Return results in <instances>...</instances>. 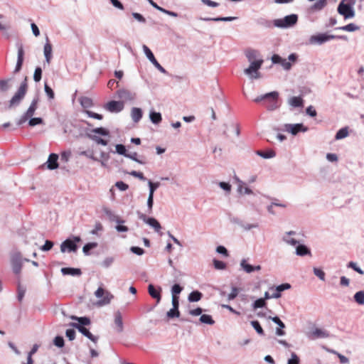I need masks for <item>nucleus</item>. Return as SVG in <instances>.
I'll return each instance as SVG.
<instances>
[{
	"label": "nucleus",
	"instance_id": "obj_1",
	"mask_svg": "<svg viewBox=\"0 0 364 364\" xmlns=\"http://www.w3.org/2000/svg\"><path fill=\"white\" fill-rule=\"evenodd\" d=\"M28 90L27 77H25L23 81L21 83L17 92L14 94L9 101V107L12 108L20 105L24 98Z\"/></svg>",
	"mask_w": 364,
	"mask_h": 364
},
{
	"label": "nucleus",
	"instance_id": "obj_2",
	"mask_svg": "<svg viewBox=\"0 0 364 364\" xmlns=\"http://www.w3.org/2000/svg\"><path fill=\"white\" fill-rule=\"evenodd\" d=\"M279 97V93L277 91L270 92L264 95L257 97L254 101L255 102H259L262 100H269V105H267V109L269 111H273L279 107L277 104V100Z\"/></svg>",
	"mask_w": 364,
	"mask_h": 364
},
{
	"label": "nucleus",
	"instance_id": "obj_3",
	"mask_svg": "<svg viewBox=\"0 0 364 364\" xmlns=\"http://www.w3.org/2000/svg\"><path fill=\"white\" fill-rule=\"evenodd\" d=\"M263 62V59H259V60L250 61V66L244 70V73L247 75L251 80L260 78L261 74L259 72V70L261 68Z\"/></svg>",
	"mask_w": 364,
	"mask_h": 364
},
{
	"label": "nucleus",
	"instance_id": "obj_4",
	"mask_svg": "<svg viewBox=\"0 0 364 364\" xmlns=\"http://www.w3.org/2000/svg\"><path fill=\"white\" fill-rule=\"evenodd\" d=\"M298 21V16L296 14H290L286 16L283 18H277L273 21L275 27L279 28H287L294 26Z\"/></svg>",
	"mask_w": 364,
	"mask_h": 364
},
{
	"label": "nucleus",
	"instance_id": "obj_5",
	"mask_svg": "<svg viewBox=\"0 0 364 364\" xmlns=\"http://www.w3.org/2000/svg\"><path fill=\"white\" fill-rule=\"evenodd\" d=\"M23 261L29 262L30 260L26 258H23L20 252H14L11 255V264L13 272L18 275L20 274L22 269Z\"/></svg>",
	"mask_w": 364,
	"mask_h": 364
},
{
	"label": "nucleus",
	"instance_id": "obj_6",
	"mask_svg": "<svg viewBox=\"0 0 364 364\" xmlns=\"http://www.w3.org/2000/svg\"><path fill=\"white\" fill-rule=\"evenodd\" d=\"M339 38L343 40H347V37L346 36H334L330 35L327 33H319L317 35H313L309 38L310 44H318L321 45L325 42H327L330 40Z\"/></svg>",
	"mask_w": 364,
	"mask_h": 364
},
{
	"label": "nucleus",
	"instance_id": "obj_7",
	"mask_svg": "<svg viewBox=\"0 0 364 364\" xmlns=\"http://www.w3.org/2000/svg\"><path fill=\"white\" fill-rule=\"evenodd\" d=\"M38 97H35L29 107L28 108L27 111L21 117V118L17 121V125L20 126L25 123L29 118L33 116L35 111L36 110L38 107Z\"/></svg>",
	"mask_w": 364,
	"mask_h": 364
},
{
	"label": "nucleus",
	"instance_id": "obj_8",
	"mask_svg": "<svg viewBox=\"0 0 364 364\" xmlns=\"http://www.w3.org/2000/svg\"><path fill=\"white\" fill-rule=\"evenodd\" d=\"M338 12L342 15L345 19L353 18L355 16V11L353 6L349 4H346L345 0H342L338 6Z\"/></svg>",
	"mask_w": 364,
	"mask_h": 364
},
{
	"label": "nucleus",
	"instance_id": "obj_9",
	"mask_svg": "<svg viewBox=\"0 0 364 364\" xmlns=\"http://www.w3.org/2000/svg\"><path fill=\"white\" fill-rule=\"evenodd\" d=\"M95 295L97 298L103 297L101 300L97 301V305L100 306L109 304L112 299L114 297L111 293L105 291L102 287H99L95 292Z\"/></svg>",
	"mask_w": 364,
	"mask_h": 364
},
{
	"label": "nucleus",
	"instance_id": "obj_10",
	"mask_svg": "<svg viewBox=\"0 0 364 364\" xmlns=\"http://www.w3.org/2000/svg\"><path fill=\"white\" fill-rule=\"evenodd\" d=\"M282 130L295 136L299 132H306L308 130V128L304 126L302 123L285 124Z\"/></svg>",
	"mask_w": 364,
	"mask_h": 364
},
{
	"label": "nucleus",
	"instance_id": "obj_11",
	"mask_svg": "<svg viewBox=\"0 0 364 364\" xmlns=\"http://www.w3.org/2000/svg\"><path fill=\"white\" fill-rule=\"evenodd\" d=\"M142 48L146 58L155 66V68L161 73L166 74L167 71L159 63L151 50L146 45H143Z\"/></svg>",
	"mask_w": 364,
	"mask_h": 364
},
{
	"label": "nucleus",
	"instance_id": "obj_12",
	"mask_svg": "<svg viewBox=\"0 0 364 364\" xmlns=\"http://www.w3.org/2000/svg\"><path fill=\"white\" fill-rule=\"evenodd\" d=\"M105 109L112 113H118L124 109V103L120 101L112 100L104 106Z\"/></svg>",
	"mask_w": 364,
	"mask_h": 364
},
{
	"label": "nucleus",
	"instance_id": "obj_13",
	"mask_svg": "<svg viewBox=\"0 0 364 364\" xmlns=\"http://www.w3.org/2000/svg\"><path fill=\"white\" fill-rule=\"evenodd\" d=\"M77 245L75 241H73L70 238H68L64 240L60 245V251L62 252H75L77 250Z\"/></svg>",
	"mask_w": 364,
	"mask_h": 364
},
{
	"label": "nucleus",
	"instance_id": "obj_14",
	"mask_svg": "<svg viewBox=\"0 0 364 364\" xmlns=\"http://www.w3.org/2000/svg\"><path fill=\"white\" fill-rule=\"evenodd\" d=\"M330 336L329 333L323 329L315 328L311 329V331L309 333V338L311 339H318V338H326Z\"/></svg>",
	"mask_w": 364,
	"mask_h": 364
},
{
	"label": "nucleus",
	"instance_id": "obj_15",
	"mask_svg": "<svg viewBox=\"0 0 364 364\" xmlns=\"http://www.w3.org/2000/svg\"><path fill=\"white\" fill-rule=\"evenodd\" d=\"M296 232L293 230H290L288 232H286L282 237V240L284 242L289 245L291 246H296L299 244V241L296 240L295 238L292 237V236L296 235Z\"/></svg>",
	"mask_w": 364,
	"mask_h": 364
},
{
	"label": "nucleus",
	"instance_id": "obj_16",
	"mask_svg": "<svg viewBox=\"0 0 364 364\" xmlns=\"http://www.w3.org/2000/svg\"><path fill=\"white\" fill-rule=\"evenodd\" d=\"M271 60L274 64H281L285 70H289L291 68V63L290 62H287L286 59L282 58L277 54H274L272 56Z\"/></svg>",
	"mask_w": 364,
	"mask_h": 364
},
{
	"label": "nucleus",
	"instance_id": "obj_17",
	"mask_svg": "<svg viewBox=\"0 0 364 364\" xmlns=\"http://www.w3.org/2000/svg\"><path fill=\"white\" fill-rule=\"evenodd\" d=\"M58 155L56 154H50L48 156V161L46 163L43 165V166L46 165V167L49 170H55L58 167Z\"/></svg>",
	"mask_w": 364,
	"mask_h": 364
},
{
	"label": "nucleus",
	"instance_id": "obj_18",
	"mask_svg": "<svg viewBox=\"0 0 364 364\" xmlns=\"http://www.w3.org/2000/svg\"><path fill=\"white\" fill-rule=\"evenodd\" d=\"M269 319H271L274 323L277 324L279 328L276 329L275 333L279 336H282L285 335V331H283V328L286 327L285 324L281 321V319L278 316H269Z\"/></svg>",
	"mask_w": 364,
	"mask_h": 364
},
{
	"label": "nucleus",
	"instance_id": "obj_19",
	"mask_svg": "<svg viewBox=\"0 0 364 364\" xmlns=\"http://www.w3.org/2000/svg\"><path fill=\"white\" fill-rule=\"evenodd\" d=\"M46 43L44 45L43 53L46 58V62L48 64H50V60L52 58V46L49 42V38L46 36Z\"/></svg>",
	"mask_w": 364,
	"mask_h": 364
},
{
	"label": "nucleus",
	"instance_id": "obj_20",
	"mask_svg": "<svg viewBox=\"0 0 364 364\" xmlns=\"http://www.w3.org/2000/svg\"><path fill=\"white\" fill-rule=\"evenodd\" d=\"M161 289L160 287L159 289L158 290L155 288V287L153 284H149L148 287V292L149 295L152 298L156 299L157 303H159L161 299Z\"/></svg>",
	"mask_w": 364,
	"mask_h": 364
},
{
	"label": "nucleus",
	"instance_id": "obj_21",
	"mask_svg": "<svg viewBox=\"0 0 364 364\" xmlns=\"http://www.w3.org/2000/svg\"><path fill=\"white\" fill-rule=\"evenodd\" d=\"M77 326H77V329L83 336H85V337H87V338H89L90 341H92L94 343H97V342L98 337L93 336L87 328H85L84 326H80V325H77Z\"/></svg>",
	"mask_w": 364,
	"mask_h": 364
},
{
	"label": "nucleus",
	"instance_id": "obj_22",
	"mask_svg": "<svg viewBox=\"0 0 364 364\" xmlns=\"http://www.w3.org/2000/svg\"><path fill=\"white\" fill-rule=\"evenodd\" d=\"M117 95L120 99L126 101H131L134 98V95L125 89L119 90L117 91Z\"/></svg>",
	"mask_w": 364,
	"mask_h": 364
},
{
	"label": "nucleus",
	"instance_id": "obj_23",
	"mask_svg": "<svg viewBox=\"0 0 364 364\" xmlns=\"http://www.w3.org/2000/svg\"><path fill=\"white\" fill-rule=\"evenodd\" d=\"M245 56L247 58L248 61H255V60H259V59H262L260 58L259 53L254 49H247L245 51Z\"/></svg>",
	"mask_w": 364,
	"mask_h": 364
},
{
	"label": "nucleus",
	"instance_id": "obj_24",
	"mask_svg": "<svg viewBox=\"0 0 364 364\" xmlns=\"http://www.w3.org/2000/svg\"><path fill=\"white\" fill-rule=\"evenodd\" d=\"M114 324L116 326V331L118 333H122L124 330V325L122 314L119 311H117L114 314Z\"/></svg>",
	"mask_w": 364,
	"mask_h": 364
},
{
	"label": "nucleus",
	"instance_id": "obj_25",
	"mask_svg": "<svg viewBox=\"0 0 364 364\" xmlns=\"http://www.w3.org/2000/svg\"><path fill=\"white\" fill-rule=\"evenodd\" d=\"M63 275L80 276L82 274L81 269L73 267H63L61 269Z\"/></svg>",
	"mask_w": 364,
	"mask_h": 364
},
{
	"label": "nucleus",
	"instance_id": "obj_26",
	"mask_svg": "<svg viewBox=\"0 0 364 364\" xmlns=\"http://www.w3.org/2000/svg\"><path fill=\"white\" fill-rule=\"evenodd\" d=\"M296 255L301 257L310 255L311 251L306 245L299 243L296 245Z\"/></svg>",
	"mask_w": 364,
	"mask_h": 364
},
{
	"label": "nucleus",
	"instance_id": "obj_27",
	"mask_svg": "<svg viewBox=\"0 0 364 364\" xmlns=\"http://www.w3.org/2000/svg\"><path fill=\"white\" fill-rule=\"evenodd\" d=\"M199 19L201 21H232L237 19V17H234V16L215 17V18L200 17Z\"/></svg>",
	"mask_w": 364,
	"mask_h": 364
},
{
	"label": "nucleus",
	"instance_id": "obj_28",
	"mask_svg": "<svg viewBox=\"0 0 364 364\" xmlns=\"http://www.w3.org/2000/svg\"><path fill=\"white\" fill-rule=\"evenodd\" d=\"M149 119L153 124H159L162 120V117L160 112L151 110L149 112Z\"/></svg>",
	"mask_w": 364,
	"mask_h": 364
},
{
	"label": "nucleus",
	"instance_id": "obj_29",
	"mask_svg": "<svg viewBox=\"0 0 364 364\" xmlns=\"http://www.w3.org/2000/svg\"><path fill=\"white\" fill-rule=\"evenodd\" d=\"M303 102L304 101L300 97H292L288 101L289 105L293 107H301Z\"/></svg>",
	"mask_w": 364,
	"mask_h": 364
},
{
	"label": "nucleus",
	"instance_id": "obj_30",
	"mask_svg": "<svg viewBox=\"0 0 364 364\" xmlns=\"http://www.w3.org/2000/svg\"><path fill=\"white\" fill-rule=\"evenodd\" d=\"M90 324V319L87 316L80 317L78 319V323H70V326L77 328V325H80V326H85Z\"/></svg>",
	"mask_w": 364,
	"mask_h": 364
},
{
	"label": "nucleus",
	"instance_id": "obj_31",
	"mask_svg": "<svg viewBox=\"0 0 364 364\" xmlns=\"http://www.w3.org/2000/svg\"><path fill=\"white\" fill-rule=\"evenodd\" d=\"M131 115L134 122H138L142 117V110L140 108L133 107L132 109Z\"/></svg>",
	"mask_w": 364,
	"mask_h": 364
},
{
	"label": "nucleus",
	"instance_id": "obj_32",
	"mask_svg": "<svg viewBox=\"0 0 364 364\" xmlns=\"http://www.w3.org/2000/svg\"><path fill=\"white\" fill-rule=\"evenodd\" d=\"M203 294L199 291H193L188 295V300L190 302H197L201 299Z\"/></svg>",
	"mask_w": 364,
	"mask_h": 364
},
{
	"label": "nucleus",
	"instance_id": "obj_33",
	"mask_svg": "<svg viewBox=\"0 0 364 364\" xmlns=\"http://www.w3.org/2000/svg\"><path fill=\"white\" fill-rule=\"evenodd\" d=\"M146 224L152 227L156 232H159L161 229L160 223L154 218H149Z\"/></svg>",
	"mask_w": 364,
	"mask_h": 364
},
{
	"label": "nucleus",
	"instance_id": "obj_34",
	"mask_svg": "<svg viewBox=\"0 0 364 364\" xmlns=\"http://www.w3.org/2000/svg\"><path fill=\"white\" fill-rule=\"evenodd\" d=\"M240 267L246 272V273H248V274H250L252 272H253V265L252 264H250L247 263V259H242L241 261H240Z\"/></svg>",
	"mask_w": 364,
	"mask_h": 364
},
{
	"label": "nucleus",
	"instance_id": "obj_35",
	"mask_svg": "<svg viewBox=\"0 0 364 364\" xmlns=\"http://www.w3.org/2000/svg\"><path fill=\"white\" fill-rule=\"evenodd\" d=\"M336 29H339V30L348 31V32H353V31L359 30L360 27L358 26L355 25V23H350L346 26H341L339 28H336Z\"/></svg>",
	"mask_w": 364,
	"mask_h": 364
},
{
	"label": "nucleus",
	"instance_id": "obj_36",
	"mask_svg": "<svg viewBox=\"0 0 364 364\" xmlns=\"http://www.w3.org/2000/svg\"><path fill=\"white\" fill-rule=\"evenodd\" d=\"M348 136V128L347 127L340 129L336 134L335 139L340 140Z\"/></svg>",
	"mask_w": 364,
	"mask_h": 364
},
{
	"label": "nucleus",
	"instance_id": "obj_37",
	"mask_svg": "<svg viewBox=\"0 0 364 364\" xmlns=\"http://www.w3.org/2000/svg\"><path fill=\"white\" fill-rule=\"evenodd\" d=\"M87 137L92 140H93L94 141H95L97 144H101V145H103V146H107V141L104 139H102L100 138V136L95 135V134H87Z\"/></svg>",
	"mask_w": 364,
	"mask_h": 364
},
{
	"label": "nucleus",
	"instance_id": "obj_38",
	"mask_svg": "<svg viewBox=\"0 0 364 364\" xmlns=\"http://www.w3.org/2000/svg\"><path fill=\"white\" fill-rule=\"evenodd\" d=\"M256 154L264 159H272L276 155L273 150H269L267 151H257Z\"/></svg>",
	"mask_w": 364,
	"mask_h": 364
},
{
	"label": "nucleus",
	"instance_id": "obj_39",
	"mask_svg": "<svg viewBox=\"0 0 364 364\" xmlns=\"http://www.w3.org/2000/svg\"><path fill=\"white\" fill-rule=\"evenodd\" d=\"M97 243L95 242H88L83 246L82 252L85 255H89L90 250L97 247Z\"/></svg>",
	"mask_w": 364,
	"mask_h": 364
},
{
	"label": "nucleus",
	"instance_id": "obj_40",
	"mask_svg": "<svg viewBox=\"0 0 364 364\" xmlns=\"http://www.w3.org/2000/svg\"><path fill=\"white\" fill-rule=\"evenodd\" d=\"M90 134H95V135L100 134L102 136H109V132L107 129H106L105 128L98 127V128H95V129H92L90 131Z\"/></svg>",
	"mask_w": 364,
	"mask_h": 364
},
{
	"label": "nucleus",
	"instance_id": "obj_41",
	"mask_svg": "<svg viewBox=\"0 0 364 364\" xmlns=\"http://www.w3.org/2000/svg\"><path fill=\"white\" fill-rule=\"evenodd\" d=\"M257 24L267 28H272L274 26L273 21L260 18L257 20Z\"/></svg>",
	"mask_w": 364,
	"mask_h": 364
},
{
	"label": "nucleus",
	"instance_id": "obj_42",
	"mask_svg": "<svg viewBox=\"0 0 364 364\" xmlns=\"http://www.w3.org/2000/svg\"><path fill=\"white\" fill-rule=\"evenodd\" d=\"M199 321L203 323L209 325H213L215 323V321L213 319L212 316L208 314H202Z\"/></svg>",
	"mask_w": 364,
	"mask_h": 364
},
{
	"label": "nucleus",
	"instance_id": "obj_43",
	"mask_svg": "<svg viewBox=\"0 0 364 364\" xmlns=\"http://www.w3.org/2000/svg\"><path fill=\"white\" fill-rule=\"evenodd\" d=\"M353 298L355 301L359 305L364 304V290L356 292Z\"/></svg>",
	"mask_w": 364,
	"mask_h": 364
},
{
	"label": "nucleus",
	"instance_id": "obj_44",
	"mask_svg": "<svg viewBox=\"0 0 364 364\" xmlns=\"http://www.w3.org/2000/svg\"><path fill=\"white\" fill-rule=\"evenodd\" d=\"M251 325L259 335H260V336L264 335V330L262 328V326L258 321H252Z\"/></svg>",
	"mask_w": 364,
	"mask_h": 364
},
{
	"label": "nucleus",
	"instance_id": "obj_45",
	"mask_svg": "<svg viewBox=\"0 0 364 364\" xmlns=\"http://www.w3.org/2000/svg\"><path fill=\"white\" fill-rule=\"evenodd\" d=\"M138 154L136 152L129 153L127 156V158L132 159V161L139 164H145L146 161L140 159L137 157Z\"/></svg>",
	"mask_w": 364,
	"mask_h": 364
},
{
	"label": "nucleus",
	"instance_id": "obj_46",
	"mask_svg": "<svg viewBox=\"0 0 364 364\" xmlns=\"http://www.w3.org/2000/svg\"><path fill=\"white\" fill-rule=\"evenodd\" d=\"M166 316L168 318H178L180 316V311L178 309L172 307V309L167 311Z\"/></svg>",
	"mask_w": 364,
	"mask_h": 364
},
{
	"label": "nucleus",
	"instance_id": "obj_47",
	"mask_svg": "<svg viewBox=\"0 0 364 364\" xmlns=\"http://www.w3.org/2000/svg\"><path fill=\"white\" fill-rule=\"evenodd\" d=\"M116 153H117L119 155H122L125 157H127V153L126 147L124 145L119 144L115 146Z\"/></svg>",
	"mask_w": 364,
	"mask_h": 364
},
{
	"label": "nucleus",
	"instance_id": "obj_48",
	"mask_svg": "<svg viewBox=\"0 0 364 364\" xmlns=\"http://www.w3.org/2000/svg\"><path fill=\"white\" fill-rule=\"evenodd\" d=\"M80 104L82 107L89 108L92 105V100L87 97H83L80 99Z\"/></svg>",
	"mask_w": 364,
	"mask_h": 364
},
{
	"label": "nucleus",
	"instance_id": "obj_49",
	"mask_svg": "<svg viewBox=\"0 0 364 364\" xmlns=\"http://www.w3.org/2000/svg\"><path fill=\"white\" fill-rule=\"evenodd\" d=\"M28 125L30 127H34L38 124H41L43 123V120L41 117H31L28 119Z\"/></svg>",
	"mask_w": 364,
	"mask_h": 364
},
{
	"label": "nucleus",
	"instance_id": "obj_50",
	"mask_svg": "<svg viewBox=\"0 0 364 364\" xmlns=\"http://www.w3.org/2000/svg\"><path fill=\"white\" fill-rule=\"evenodd\" d=\"M23 55H24V50H23V46H21L18 49V56H17L16 64L22 66L23 63Z\"/></svg>",
	"mask_w": 364,
	"mask_h": 364
},
{
	"label": "nucleus",
	"instance_id": "obj_51",
	"mask_svg": "<svg viewBox=\"0 0 364 364\" xmlns=\"http://www.w3.org/2000/svg\"><path fill=\"white\" fill-rule=\"evenodd\" d=\"M26 291V287H24L22 285H21L20 283H19L18 285V296H17V299H18V300L20 302L22 301V300H23V299L24 297Z\"/></svg>",
	"mask_w": 364,
	"mask_h": 364
},
{
	"label": "nucleus",
	"instance_id": "obj_52",
	"mask_svg": "<svg viewBox=\"0 0 364 364\" xmlns=\"http://www.w3.org/2000/svg\"><path fill=\"white\" fill-rule=\"evenodd\" d=\"M326 4V0H318L313 6L312 9L320 11L321 10Z\"/></svg>",
	"mask_w": 364,
	"mask_h": 364
},
{
	"label": "nucleus",
	"instance_id": "obj_53",
	"mask_svg": "<svg viewBox=\"0 0 364 364\" xmlns=\"http://www.w3.org/2000/svg\"><path fill=\"white\" fill-rule=\"evenodd\" d=\"M267 303L264 301V299H262V298H259L257 299L253 304H252V308L253 309H257L259 308H262L266 306Z\"/></svg>",
	"mask_w": 364,
	"mask_h": 364
},
{
	"label": "nucleus",
	"instance_id": "obj_54",
	"mask_svg": "<svg viewBox=\"0 0 364 364\" xmlns=\"http://www.w3.org/2000/svg\"><path fill=\"white\" fill-rule=\"evenodd\" d=\"M11 80V79L1 80H0V90L1 92H6V91H7L10 88L9 82Z\"/></svg>",
	"mask_w": 364,
	"mask_h": 364
},
{
	"label": "nucleus",
	"instance_id": "obj_55",
	"mask_svg": "<svg viewBox=\"0 0 364 364\" xmlns=\"http://www.w3.org/2000/svg\"><path fill=\"white\" fill-rule=\"evenodd\" d=\"M183 287L178 284H175L171 287V294L173 296H178V295L182 291Z\"/></svg>",
	"mask_w": 364,
	"mask_h": 364
},
{
	"label": "nucleus",
	"instance_id": "obj_56",
	"mask_svg": "<svg viewBox=\"0 0 364 364\" xmlns=\"http://www.w3.org/2000/svg\"><path fill=\"white\" fill-rule=\"evenodd\" d=\"M53 344L58 348H63L65 344L63 338L60 336H55L53 339Z\"/></svg>",
	"mask_w": 364,
	"mask_h": 364
},
{
	"label": "nucleus",
	"instance_id": "obj_57",
	"mask_svg": "<svg viewBox=\"0 0 364 364\" xmlns=\"http://www.w3.org/2000/svg\"><path fill=\"white\" fill-rule=\"evenodd\" d=\"M114 261V258L113 257H107L102 262L101 265L105 268H108L112 264Z\"/></svg>",
	"mask_w": 364,
	"mask_h": 364
},
{
	"label": "nucleus",
	"instance_id": "obj_58",
	"mask_svg": "<svg viewBox=\"0 0 364 364\" xmlns=\"http://www.w3.org/2000/svg\"><path fill=\"white\" fill-rule=\"evenodd\" d=\"M148 185L149 187V193L154 194L155 191L160 186V183L159 182L153 183L151 180H149Z\"/></svg>",
	"mask_w": 364,
	"mask_h": 364
},
{
	"label": "nucleus",
	"instance_id": "obj_59",
	"mask_svg": "<svg viewBox=\"0 0 364 364\" xmlns=\"http://www.w3.org/2000/svg\"><path fill=\"white\" fill-rule=\"evenodd\" d=\"M41 77H42V69L40 67H37L34 71L33 80L35 82H38L41 80Z\"/></svg>",
	"mask_w": 364,
	"mask_h": 364
},
{
	"label": "nucleus",
	"instance_id": "obj_60",
	"mask_svg": "<svg viewBox=\"0 0 364 364\" xmlns=\"http://www.w3.org/2000/svg\"><path fill=\"white\" fill-rule=\"evenodd\" d=\"M213 264L215 268L217 269L223 270L226 268V264L224 262L218 260L216 259H213Z\"/></svg>",
	"mask_w": 364,
	"mask_h": 364
},
{
	"label": "nucleus",
	"instance_id": "obj_61",
	"mask_svg": "<svg viewBox=\"0 0 364 364\" xmlns=\"http://www.w3.org/2000/svg\"><path fill=\"white\" fill-rule=\"evenodd\" d=\"M44 90L50 100L54 99L55 93H54L53 90H52V88L50 87H49L46 83H45V85H44Z\"/></svg>",
	"mask_w": 364,
	"mask_h": 364
},
{
	"label": "nucleus",
	"instance_id": "obj_62",
	"mask_svg": "<svg viewBox=\"0 0 364 364\" xmlns=\"http://www.w3.org/2000/svg\"><path fill=\"white\" fill-rule=\"evenodd\" d=\"M347 267L348 268L353 269V270H355V272H357L360 274H364V272L354 262H348V264H347Z\"/></svg>",
	"mask_w": 364,
	"mask_h": 364
},
{
	"label": "nucleus",
	"instance_id": "obj_63",
	"mask_svg": "<svg viewBox=\"0 0 364 364\" xmlns=\"http://www.w3.org/2000/svg\"><path fill=\"white\" fill-rule=\"evenodd\" d=\"M299 358L298 355L292 352L291 354V358H289L287 361V364H299Z\"/></svg>",
	"mask_w": 364,
	"mask_h": 364
},
{
	"label": "nucleus",
	"instance_id": "obj_64",
	"mask_svg": "<svg viewBox=\"0 0 364 364\" xmlns=\"http://www.w3.org/2000/svg\"><path fill=\"white\" fill-rule=\"evenodd\" d=\"M313 271H314V274L316 277H318L321 281L325 280V273L322 269L314 267Z\"/></svg>",
	"mask_w": 364,
	"mask_h": 364
}]
</instances>
